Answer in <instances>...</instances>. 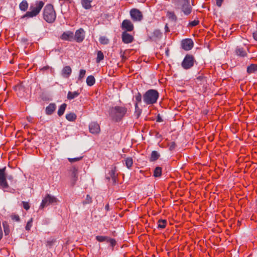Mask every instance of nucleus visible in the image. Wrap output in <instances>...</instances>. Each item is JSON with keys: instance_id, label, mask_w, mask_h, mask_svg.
Returning <instances> with one entry per match:
<instances>
[{"instance_id": "obj_1", "label": "nucleus", "mask_w": 257, "mask_h": 257, "mask_svg": "<svg viewBox=\"0 0 257 257\" xmlns=\"http://www.w3.org/2000/svg\"><path fill=\"white\" fill-rule=\"evenodd\" d=\"M127 111V108L124 106H115L110 108L109 115L112 120L118 122L125 116Z\"/></svg>"}, {"instance_id": "obj_2", "label": "nucleus", "mask_w": 257, "mask_h": 257, "mask_svg": "<svg viewBox=\"0 0 257 257\" xmlns=\"http://www.w3.org/2000/svg\"><path fill=\"white\" fill-rule=\"evenodd\" d=\"M44 5V3L43 1H36L35 4L30 6V11L27 12L22 18H30L37 16L40 13Z\"/></svg>"}, {"instance_id": "obj_3", "label": "nucleus", "mask_w": 257, "mask_h": 257, "mask_svg": "<svg viewBox=\"0 0 257 257\" xmlns=\"http://www.w3.org/2000/svg\"><path fill=\"white\" fill-rule=\"evenodd\" d=\"M159 94L157 90L149 89L143 95L144 102L147 104H153L157 102Z\"/></svg>"}, {"instance_id": "obj_4", "label": "nucleus", "mask_w": 257, "mask_h": 257, "mask_svg": "<svg viewBox=\"0 0 257 257\" xmlns=\"http://www.w3.org/2000/svg\"><path fill=\"white\" fill-rule=\"evenodd\" d=\"M43 18L49 23H52L55 21L56 14L52 5L48 4L45 7L43 11Z\"/></svg>"}, {"instance_id": "obj_5", "label": "nucleus", "mask_w": 257, "mask_h": 257, "mask_svg": "<svg viewBox=\"0 0 257 257\" xmlns=\"http://www.w3.org/2000/svg\"><path fill=\"white\" fill-rule=\"evenodd\" d=\"M178 9L186 16L189 15L192 11V8L189 4V0H178Z\"/></svg>"}, {"instance_id": "obj_6", "label": "nucleus", "mask_w": 257, "mask_h": 257, "mask_svg": "<svg viewBox=\"0 0 257 257\" xmlns=\"http://www.w3.org/2000/svg\"><path fill=\"white\" fill-rule=\"evenodd\" d=\"M195 62L194 57L191 55L187 54L183 60L181 65L184 69H189L194 65Z\"/></svg>"}, {"instance_id": "obj_7", "label": "nucleus", "mask_w": 257, "mask_h": 257, "mask_svg": "<svg viewBox=\"0 0 257 257\" xmlns=\"http://www.w3.org/2000/svg\"><path fill=\"white\" fill-rule=\"evenodd\" d=\"M58 199L55 197L50 194H47L44 199H43L40 205V208H43L50 204L56 203Z\"/></svg>"}, {"instance_id": "obj_8", "label": "nucleus", "mask_w": 257, "mask_h": 257, "mask_svg": "<svg viewBox=\"0 0 257 257\" xmlns=\"http://www.w3.org/2000/svg\"><path fill=\"white\" fill-rule=\"evenodd\" d=\"M130 16L134 22H140L143 18L142 13L138 9L134 8L130 10Z\"/></svg>"}, {"instance_id": "obj_9", "label": "nucleus", "mask_w": 257, "mask_h": 257, "mask_svg": "<svg viewBox=\"0 0 257 257\" xmlns=\"http://www.w3.org/2000/svg\"><path fill=\"white\" fill-rule=\"evenodd\" d=\"M6 167L0 168V186L3 189H7L9 187V184L7 181V176L5 173Z\"/></svg>"}, {"instance_id": "obj_10", "label": "nucleus", "mask_w": 257, "mask_h": 257, "mask_svg": "<svg viewBox=\"0 0 257 257\" xmlns=\"http://www.w3.org/2000/svg\"><path fill=\"white\" fill-rule=\"evenodd\" d=\"M193 46L194 43L191 39H185L181 42L182 48L186 51L191 50L193 47Z\"/></svg>"}, {"instance_id": "obj_11", "label": "nucleus", "mask_w": 257, "mask_h": 257, "mask_svg": "<svg viewBox=\"0 0 257 257\" xmlns=\"http://www.w3.org/2000/svg\"><path fill=\"white\" fill-rule=\"evenodd\" d=\"M85 38L84 31L83 29L80 28L77 30L75 33L74 39L78 43L82 42Z\"/></svg>"}, {"instance_id": "obj_12", "label": "nucleus", "mask_w": 257, "mask_h": 257, "mask_svg": "<svg viewBox=\"0 0 257 257\" xmlns=\"http://www.w3.org/2000/svg\"><path fill=\"white\" fill-rule=\"evenodd\" d=\"M89 132L92 134H98L100 132L99 124L96 122H91L89 125Z\"/></svg>"}, {"instance_id": "obj_13", "label": "nucleus", "mask_w": 257, "mask_h": 257, "mask_svg": "<svg viewBox=\"0 0 257 257\" xmlns=\"http://www.w3.org/2000/svg\"><path fill=\"white\" fill-rule=\"evenodd\" d=\"M121 28L126 31H132L134 30V25L129 20H124L121 24Z\"/></svg>"}, {"instance_id": "obj_14", "label": "nucleus", "mask_w": 257, "mask_h": 257, "mask_svg": "<svg viewBox=\"0 0 257 257\" xmlns=\"http://www.w3.org/2000/svg\"><path fill=\"white\" fill-rule=\"evenodd\" d=\"M122 40L125 44L131 43L133 41L134 37L126 32H124L122 34Z\"/></svg>"}, {"instance_id": "obj_15", "label": "nucleus", "mask_w": 257, "mask_h": 257, "mask_svg": "<svg viewBox=\"0 0 257 257\" xmlns=\"http://www.w3.org/2000/svg\"><path fill=\"white\" fill-rule=\"evenodd\" d=\"M60 38L63 40L71 41L74 38V34L72 32L67 31L64 32Z\"/></svg>"}, {"instance_id": "obj_16", "label": "nucleus", "mask_w": 257, "mask_h": 257, "mask_svg": "<svg viewBox=\"0 0 257 257\" xmlns=\"http://www.w3.org/2000/svg\"><path fill=\"white\" fill-rule=\"evenodd\" d=\"M72 72V69L69 66L64 67L61 72V74L63 77L68 78Z\"/></svg>"}, {"instance_id": "obj_17", "label": "nucleus", "mask_w": 257, "mask_h": 257, "mask_svg": "<svg viewBox=\"0 0 257 257\" xmlns=\"http://www.w3.org/2000/svg\"><path fill=\"white\" fill-rule=\"evenodd\" d=\"M56 108V105L55 103H50L48 106L46 108V113L47 115H51L55 110Z\"/></svg>"}, {"instance_id": "obj_18", "label": "nucleus", "mask_w": 257, "mask_h": 257, "mask_svg": "<svg viewBox=\"0 0 257 257\" xmlns=\"http://www.w3.org/2000/svg\"><path fill=\"white\" fill-rule=\"evenodd\" d=\"M80 93L79 92V90H77L74 92L69 91L67 94V98L69 100L73 99L78 97Z\"/></svg>"}, {"instance_id": "obj_19", "label": "nucleus", "mask_w": 257, "mask_h": 257, "mask_svg": "<svg viewBox=\"0 0 257 257\" xmlns=\"http://www.w3.org/2000/svg\"><path fill=\"white\" fill-rule=\"evenodd\" d=\"M14 89L17 92L18 95L21 96L23 95L24 92V88L22 85H18L15 86Z\"/></svg>"}, {"instance_id": "obj_20", "label": "nucleus", "mask_w": 257, "mask_h": 257, "mask_svg": "<svg viewBox=\"0 0 257 257\" xmlns=\"http://www.w3.org/2000/svg\"><path fill=\"white\" fill-rule=\"evenodd\" d=\"M125 165L126 167L128 169H131L133 165V160L131 157L126 158L124 160Z\"/></svg>"}, {"instance_id": "obj_21", "label": "nucleus", "mask_w": 257, "mask_h": 257, "mask_svg": "<svg viewBox=\"0 0 257 257\" xmlns=\"http://www.w3.org/2000/svg\"><path fill=\"white\" fill-rule=\"evenodd\" d=\"M257 71V65L251 64L247 68V72L249 74L254 73Z\"/></svg>"}, {"instance_id": "obj_22", "label": "nucleus", "mask_w": 257, "mask_h": 257, "mask_svg": "<svg viewBox=\"0 0 257 257\" xmlns=\"http://www.w3.org/2000/svg\"><path fill=\"white\" fill-rule=\"evenodd\" d=\"M28 3L26 0H23L19 5V8L22 11H26L28 8Z\"/></svg>"}, {"instance_id": "obj_23", "label": "nucleus", "mask_w": 257, "mask_h": 257, "mask_svg": "<svg viewBox=\"0 0 257 257\" xmlns=\"http://www.w3.org/2000/svg\"><path fill=\"white\" fill-rule=\"evenodd\" d=\"M196 82L198 84L204 85L206 82V78L203 75H200L197 77Z\"/></svg>"}, {"instance_id": "obj_24", "label": "nucleus", "mask_w": 257, "mask_h": 257, "mask_svg": "<svg viewBox=\"0 0 257 257\" xmlns=\"http://www.w3.org/2000/svg\"><path fill=\"white\" fill-rule=\"evenodd\" d=\"M95 80L93 76H88L86 79V83L87 85L91 86L94 84Z\"/></svg>"}, {"instance_id": "obj_25", "label": "nucleus", "mask_w": 257, "mask_h": 257, "mask_svg": "<svg viewBox=\"0 0 257 257\" xmlns=\"http://www.w3.org/2000/svg\"><path fill=\"white\" fill-rule=\"evenodd\" d=\"M167 16L169 19L174 22H176L177 20V18L174 12L168 11L167 13Z\"/></svg>"}, {"instance_id": "obj_26", "label": "nucleus", "mask_w": 257, "mask_h": 257, "mask_svg": "<svg viewBox=\"0 0 257 257\" xmlns=\"http://www.w3.org/2000/svg\"><path fill=\"white\" fill-rule=\"evenodd\" d=\"M236 54L241 57H244L246 55V51L242 48H237L236 49Z\"/></svg>"}, {"instance_id": "obj_27", "label": "nucleus", "mask_w": 257, "mask_h": 257, "mask_svg": "<svg viewBox=\"0 0 257 257\" xmlns=\"http://www.w3.org/2000/svg\"><path fill=\"white\" fill-rule=\"evenodd\" d=\"M91 2L89 0H81V4L85 9H89L91 7Z\"/></svg>"}, {"instance_id": "obj_28", "label": "nucleus", "mask_w": 257, "mask_h": 257, "mask_svg": "<svg viewBox=\"0 0 257 257\" xmlns=\"http://www.w3.org/2000/svg\"><path fill=\"white\" fill-rule=\"evenodd\" d=\"M66 106L67 104L66 103H63L60 106L58 110V115L59 116H62L64 113Z\"/></svg>"}, {"instance_id": "obj_29", "label": "nucleus", "mask_w": 257, "mask_h": 257, "mask_svg": "<svg viewBox=\"0 0 257 257\" xmlns=\"http://www.w3.org/2000/svg\"><path fill=\"white\" fill-rule=\"evenodd\" d=\"M160 155L157 151H154L151 153V156L150 159V161H155L158 159Z\"/></svg>"}, {"instance_id": "obj_30", "label": "nucleus", "mask_w": 257, "mask_h": 257, "mask_svg": "<svg viewBox=\"0 0 257 257\" xmlns=\"http://www.w3.org/2000/svg\"><path fill=\"white\" fill-rule=\"evenodd\" d=\"M76 115L73 112L69 113L66 115V118L71 121H74L76 119Z\"/></svg>"}, {"instance_id": "obj_31", "label": "nucleus", "mask_w": 257, "mask_h": 257, "mask_svg": "<svg viewBox=\"0 0 257 257\" xmlns=\"http://www.w3.org/2000/svg\"><path fill=\"white\" fill-rule=\"evenodd\" d=\"M162 175V168L157 167L154 171V176L155 177H159Z\"/></svg>"}, {"instance_id": "obj_32", "label": "nucleus", "mask_w": 257, "mask_h": 257, "mask_svg": "<svg viewBox=\"0 0 257 257\" xmlns=\"http://www.w3.org/2000/svg\"><path fill=\"white\" fill-rule=\"evenodd\" d=\"M167 221L164 219H160L158 221V227L160 228H164L166 227Z\"/></svg>"}, {"instance_id": "obj_33", "label": "nucleus", "mask_w": 257, "mask_h": 257, "mask_svg": "<svg viewBox=\"0 0 257 257\" xmlns=\"http://www.w3.org/2000/svg\"><path fill=\"white\" fill-rule=\"evenodd\" d=\"M109 237L107 236L98 235L96 236V239L99 242L107 241Z\"/></svg>"}, {"instance_id": "obj_34", "label": "nucleus", "mask_w": 257, "mask_h": 257, "mask_svg": "<svg viewBox=\"0 0 257 257\" xmlns=\"http://www.w3.org/2000/svg\"><path fill=\"white\" fill-rule=\"evenodd\" d=\"M70 171L71 177L78 178V169L76 167H73Z\"/></svg>"}, {"instance_id": "obj_35", "label": "nucleus", "mask_w": 257, "mask_h": 257, "mask_svg": "<svg viewBox=\"0 0 257 257\" xmlns=\"http://www.w3.org/2000/svg\"><path fill=\"white\" fill-rule=\"evenodd\" d=\"M104 59V55L101 51H98L97 53V58L96 61L97 63L100 62V61Z\"/></svg>"}, {"instance_id": "obj_36", "label": "nucleus", "mask_w": 257, "mask_h": 257, "mask_svg": "<svg viewBox=\"0 0 257 257\" xmlns=\"http://www.w3.org/2000/svg\"><path fill=\"white\" fill-rule=\"evenodd\" d=\"M99 42L102 45H106L109 43V40L104 36H101L99 38Z\"/></svg>"}, {"instance_id": "obj_37", "label": "nucleus", "mask_w": 257, "mask_h": 257, "mask_svg": "<svg viewBox=\"0 0 257 257\" xmlns=\"http://www.w3.org/2000/svg\"><path fill=\"white\" fill-rule=\"evenodd\" d=\"M86 71L84 69H81L79 72V75L78 78V81H82V79L85 76Z\"/></svg>"}, {"instance_id": "obj_38", "label": "nucleus", "mask_w": 257, "mask_h": 257, "mask_svg": "<svg viewBox=\"0 0 257 257\" xmlns=\"http://www.w3.org/2000/svg\"><path fill=\"white\" fill-rule=\"evenodd\" d=\"M199 23V21L198 20H195L193 21L190 22L188 24V27H193L197 26Z\"/></svg>"}, {"instance_id": "obj_39", "label": "nucleus", "mask_w": 257, "mask_h": 257, "mask_svg": "<svg viewBox=\"0 0 257 257\" xmlns=\"http://www.w3.org/2000/svg\"><path fill=\"white\" fill-rule=\"evenodd\" d=\"M32 222H33V218H31L27 223L26 226L25 227L26 230H30L32 226Z\"/></svg>"}, {"instance_id": "obj_40", "label": "nucleus", "mask_w": 257, "mask_h": 257, "mask_svg": "<svg viewBox=\"0 0 257 257\" xmlns=\"http://www.w3.org/2000/svg\"><path fill=\"white\" fill-rule=\"evenodd\" d=\"M136 103H140L142 101V95L140 92H138L135 96Z\"/></svg>"}, {"instance_id": "obj_41", "label": "nucleus", "mask_w": 257, "mask_h": 257, "mask_svg": "<svg viewBox=\"0 0 257 257\" xmlns=\"http://www.w3.org/2000/svg\"><path fill=\"white\" fill-rule=\"evenodd\" d=\"M82 158H83V157L80 156L79 157H76V158H68V160L70 163H74L75 162L79 161L82 160Z\"/></svg>"}, {"instance_id": "obj_42", "label": "nucleus", "mask_w": 257, "mask_h": 257, "mask_svg": "<svg viewBox=\"0 0 257 257\" xmlns=\"http://www.w3.org/2000/svg\"><path fill=\"white\" fill-rule=\"evenodd\" d=\"M92 202V198L89 195H87L85 200L83 202V204H89Z\"/></svg>"}, {"instance_id": "obj_43", "label": "nucleus", "mask_w": 257, "mask_h": 257, "mask_svg": "<svg viewBox=\"0 0 257 257\" xmlns=\"http://www.w3.org/2000/svg\"><path fill=\"white\" fill-rule=\"evenodd\" d=\"M107 242L110 243V244L112 247H113L116 245V241L113 238H110L109 237Z\"/></svg>"}, {"instance_id": "obj_44", "label": "nucleus", "mask_w": 257, "mask_h": 257, "mask_svg": "<svg viewBox=\"0 0 257 257\" xmlns=\"http://www.w3.org/2000/svg\"><path fill=\"white\" fill-rule=\"evenodd\" d=\"M11 217L12 220L16 221H20V217L18 215L15 214H12L11 215Z\"/></svg>"}, {"instance_id": "obj_45", "label": "nucleus", "mask_w": 257, "mask_h": 257, "mask_svg": "<svg viewBox=\"0 0 257 257\" xmlns=\"http://www.w3.org/2000/svg\"><path fill=\"white\" fill-rule=\"evenodd\" d=\"M23 207L26 210H28L30 208V205L28 202L23 201L22 202Z\"/></svg>"}, {"instance_id": "obj_46", "label": "nucleus", "mask_w": 257, "mask_h": 257, "mask_svg": "<svg viewBox=\"0 0 257 257\" xmlns=\"http://www.w3.org/2000/svg\"><path fill=\"white\" fill-rule=\"evenodd\" d=\"M153 34L156 37L158 38H160L162 36V33H161V32L159 30H157L154 31Z\"/></svg>"}, {"instance_id": "obj_47", "label": "nucleus", "mask_w": 257, "mask_h": 257, "mask_svg": "<svg viewBox=\"0 0 257 257\" xmlns=\"http://www.w3.org/2000/svg\"><path fill=\"white\" fill-rule=\"evenodd\" d=\"M77 179H78V178L71 177V179L70 180V183H71V185L72 186H74L75 185L76 182L77 180Z\"/></svg>"}, {"instance_id": "obj_48", "label": "nucleus", "mask_w": 257, "mask_h": 257, "mask_svg": "<svg viewBox=\"0 0 257 257\" xmlns=\"http://www.w3.org/2000/svg\"><path fill=\"white\" fill-rule=\"evenodd\" d=\"M3 226H4V231L6 233V234H9V228L7 227V226H6V222H3Z\"/></svg>"}, {"instance_id": "obj_49", "label": "nucleus", "mask_w": 257, "mask_h": 257, "mask_svg": "<svg viewBox=\"0 0 257 257\" xmlns=\"http://www.w3.org/2000/svg\"><path fill=\"white\" fill-rule=\"evenodd\" d=\"M142 112V109L139 108L135 110V113L136 114L138 117H139Z\"/></svg>"}, {"instance_id": "obj_50", "label": "nucleus", "mask_w": 257, "mask_h": 257, "mask_svg": "<svg viewBox=\"0 0 257 257\" xmlns=\"http://www.w3.org/2000/svg\"><path fill=\"white\" fill-rule=\"evenodd\" d=\"M110 176L112 177V179L114 180V181L115 179V171L114 170H111L110 173Z\"/></svg>"}, {"instance_id": "obj_51", "label": "nucleus", "mask_w": 257, "mask_h": 257, "mask_svg": "<svg viewBox=\"0 0 257 257\" xmlns=\"http://www.w3.org/2000/svg\"><path fill=\"white\" fill-rule=\"evenodd\" d=\"M223 1L224 0H216L217 6L220 7L221 6Z\"/></svg>"}, {"instance_id": "obj_52", "label": "nucleus", "mask_w": 257, "mask_h": 257, "mask_svg": "<svg viewBox=\"0 0 257 257\" xmlns=\"http://www.w3.org/2000/svg\"><path fill=\"white\" fill-rule=\"evenodd\" d=\"M252 36H253V39L255 41H257V32L253 33Z\"/></svg>"}, {"instance_id": "obj_53", "label": "nucleus", "mask_w": 257, "mask_h": 257, "mask_svg": "<svg viewBox=\"0 0 257 257\" xmlns=\"http://www.w3.org/2000/svg\"><path fill=\"white\" fill-rule=\"evenodd\" d=\"M175 143H174V142H172V143H171V145L170 147V150H172V149H173L174 148H175Z\"/></svg>"}, {"instance_id": "obj_54", "label": "nucleus", "mask_w": 257, "mask_h": 257, "mask_svg": "<svg viewBox=\"0 0 257 257\" xmlns=\"http://www.w3.org/2000/svg\"><path fill=\"white\" fill-rule=\"evenodd\" d=\"M162 121V119L161 117L160 116H158L157 117V121L158 122H161Z\"/></svg>"}, {"instance_id": "obj_55", "label": "nucleus", "mask_w": 257, "mask_h": 257, "mask_svg": "<svg viewBox=\"0 0 257 257\" xmlns=\"http://www.w3.org/2000/svg\"><path fill=\"white\" fill-rule=\"evenodd\" d=\"M138 103H135V110H137L140 108L138 106Z\"/></svg>"}, {"instance_id": "obj_56", "label": "nucleus", "mask_w": 257, "mask_h": 257, "mask_svg": "<svg viewBox=\"0 0 257 257\" xmlns=\"http://www.w3.org/2000/svg\"><path fill=\"white\" fill-rule=\"evenodd\" d=\"M105 208H106V210H108V208H109V205L108 204L106 205Z\"/></svg>"}, {"instance_id": "obj_57", "label": "nucleus", "mask_w": 257, "mask_h": 257, "mask_svg": "<svg viewBox=\"0 0 257 257\" xmlns=\"http://www.w3.org/2000/svg\"><path fill=\"white\" fill-rule=\"evenodd\" d=\"M47 244H49V245H51V244H52V242H51V241H48V242H47Z\"/></svg>"}, {"instance_id": "obj_58", "label": "nucleus", "mask_w": 257, "mask_h": 257, "mask_svg": "<svg viewBox=\"0 0 257 257\" xmlns=\"http://www.w3.org/2000/svg\"><path fill=\"white\" fill-rule=\"evenodd\" d=\"M166 28H167L166 30H168V27H167V26H166Z\"/></svg>"}, {"instance_id": "obj_59", "label": "nucleus", "mask_w": 257, "mask_h": 257, "mask_svg": "<svg viewBox=\"0 0 257 257\" xmlns=\"http://www.w3.org/2000/svg\"><path fill=\"white\" fill-rule=\"evenodd\" d=\"M166 28H167L166 30H168V27H167V26H166Z\"/></svg>"}, {"instance_id": "obj_60", "label": "nucleus", "mask_w": 257, "mask_h": 257, "mask_svg": "<svg viewBox=\"0 0 257 257\" xmlns=\"http://www.w3.org/2000/svg\"><path fill=\"white\" fill-rule=\"evenodd\" d=\"M166 28H167L166 30H168V27H167V26H166Z\"/></svg>"}]
</instances>
